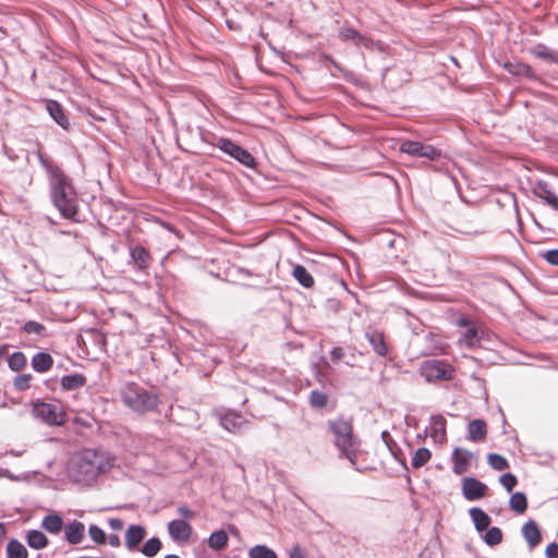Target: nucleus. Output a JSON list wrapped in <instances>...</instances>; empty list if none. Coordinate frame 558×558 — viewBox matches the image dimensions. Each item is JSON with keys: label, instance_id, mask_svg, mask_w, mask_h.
<instances>
[{"label": "nucleus", "instance_id": "obj_1", "mask_svg": "<svg viewBox=\"0 0 558 558\" xmlns=\"http://www.w3.org/2000/svg\"><path fill=\"white\" fill-rule=\"evenodd\" d=\"M113 458L100 450L85 449L74 453L68 464L71 481L80 484L93 483L100 473L111 469Z\"/></svg>", "mask_w": 558, "mask_h": 558}, {"label": "nucleus", "instance_id": "obj_2", "mask_svg": "<svg viewBox=\"0 0 558 558\" xmlns=\"http://www.w3.org/2000/svg\"><path fill=\"white\" fill-rule=\"evenodd\" d=\"M50 195L53 205L66 218L76 220L78 198L71 180L60 170L50 171Z\"/></svg>", "mask_w": 558, "mask_h": 558}, {"label": "nucleus", "instance_id": "obj_3", "mask_svg": "<svg viewBox=\"0 0 558 558\" xmlns=\"http://www.w3.org/2000/svg\"><path fill=\"white\" fill-rule=\"evenodd\" d=\"M329 433L333 437V445L340 456L348 459L352 465L356 464L360 441L353 433V424L343 416L327 422Z\"/></svg>", "mask_w": 558, "mask_h": 558}, {"label": "nucleus", "instance_id": "obj_4", "mask_svg": "<svg viewBox=\"0 0 558 558\" xmlns=\"http://www.w3.org/2000/svg\"><path fill=\"white\" fill-rule=\"evenodd\" d=\"M121 398L126 407L141 414L155 410L158 404L157 395L135 383H128L123 386Z\"/></svg>", "mask_w": 558, "mask_h": 558}, {"label": "nucleus", "instance_id": "obj_5", "mask_svg": "<svg viewBox=\"0 0 558 558\" xmlns=\"http://www.w3.org/2000/svg\"><path fill=\"white\" fill-rule=\"evenodd\" d=\"M457 325L464 329L458 339L459 345H463L469 349L484 345V341H486L488 333L483 327L476 325L465 316L459 317Z\"/></svg>", "mask_w": 558, "mask_h": 558}, {"label": "nucleus", "instance_id": "obj_6", "mask_svg": "<svg viewBox=\"0 0 558 558\" xmlns=\"http://www.w3.org/2000/svg\"><path fill=\"white\" fill-rule=\"evenodd\" d=\"M32 413L35 418L51 426H60L65 422V412L60 403L34 401Z\"/></svg>", "mask_w": 558, "mask_h": 558}, {"label": "nucleus", "instance_id": "obj_7", "mask_svg": "<svg viewBox=\"0 0 558 558\" xmlns=\"http://www.w3.org/2000/svg\"><path fill=\"white\" fill-rule=\"evenodd\" d=\"M420 374L428 383L437 380H450L454 368L451 364L440 360H427L422 362Z\"/></svg>", "mask_w": 558, "mask_h": 558}, {"label": "nucleus", "instance_id": "obj_8", "mask_svg": "<svg viewBox=\"0 0 558 558\" xmlns=\"http://www.w3.org/2000/svg\"><path fill=\"white\" fill-rule=\"evenodd\" d=\"M215 145L225 154L229 155L243 166L247 168H254L256 166V161L253 155L238 144L233 143L231 140L220 137L217 140Z\"/></svg>", "mask_w": 558, "mask_h": 558}, {"label": "nucleus", "instance_id": "obj_9", "mask_svg": "<svg viewBox=\"0 0 558 558\" xmlns=\"http://www.w3.org/2000/svg\"><path fill=\"white\" fill-rule=\"evenodd\" d=\"M400 151L408 154L413 157L427 158L429 160H436L440 157V150L432 145H425L421 142L404 141L400 144Z\"/></svg>", "mask_w": 558, "mask_h": 558}, {"label": "nucleus", "instance_id": "obj_10", "mask_svg": "<svg viewBox=\"0 0 558 558\" xmlns=\"http://www.w3.org/2000/svg\"><path fill=\"white\" fill-rule=\"evenodd\" d=\"M425 433L432 438L434 444H445L447 441V421L445 416L441 414L432 415Z\"/></svg>", "mask_w": 558, "mask_h": 558}, {"label": "nucleus", "instance_id": "obj_11", "mask_svg": "<svg viewBox=\"0 0 558 558\" xmlns=\"http://www.w3.org/2000/svg\"><path fill=\"white\" fill-rule=\"evenodd\" d=\"M462 495L469 501H475L484 498L487 493V486L475 477L462 478Z\"/></svg>", "mask_w": 558, "mask_h": 558}, {"label": "nucleus", "instance_id": "obj_12", "mask_svg": "<svg viewBox=\"0 0 558 558\" xmlns=\"http://www.w3.org/2000/svg\"><path fill=\"white\" fill-rule=\"evenodd\" d=\"M473 459H475V456L471 451L459 447L454 448L451 453L452 472L456 475L466 473Z\"/></svg>", "mask_w": 558, "mask_h": 558}, {"label": "nucleus", "instance_id": "obj_13", "mask_svg": "<svg viewBox=\"0 0 558 558\" xmlns=\"http://www.w3.org/2000/svg\"><path fill=\"white\" fill-rule=\"evenodd\" d=\"M170 537L175 542H186L192 535L193 529L185 520H172L168 523Z\"/></svg>", "mask_w": 558, "mask_h": 558}, {"label": "nucleus", "instance_id": "obj_14", "mask_svg": "<svg viewBox=\"0 0 558 558\" xmlns=\"http://www.w3.org/2000/svg\"><path fill=\"white\" fill-rule=\"evenodd\" d=\"M534 194L547 205L558 210V195L547 182H537L534 186Z\"/></svg>", "mask_w": 558, "mask_h": 558}, {"label": "nucleus", "instance_id": "obj_15", "mask_svg": "<svg viewBox=\"0 0 558 558\" xmlns=\"http://www.w3.org/2000/svg\"><path fill=\"white\" fill-rule=\"evenodd\" d=\"M63 531L66 542L72 545L80 544L85 536V525L76 520L64 524Z\"/></svg>", "mask_w": 558, "mask_h": 558}, {"label": "nucleus", "instance_id": "obj_16", "mask_svg": "<svg viewBox=\"0 0 558 558\" xmlns=\"http://www.w3.org/2000/svg\"><path fill=\"white\" fill-rule=\"evenodd\" d=\"M47 111L50 117L58 123L62 129L68 130L70 126L69 118L64 113L61 105L56 100H48L46 104Z\"/></svg>", "mask_w": 558, "mask_h": 558}, {"label": "nucleus", "instance_id": "obj_17", "mask_svg": "<svg viewBox=\"0 0 558 558\" xmlns=\"http://www.w3.org/2000/svg\"><path fill=\"white\" fill-rule=\"evenodd\" d=\"M522 534L531 548L536 547L541 541V532L535 521H527L522 527Z\"/></svg>", "mask_w": 558, "mask_h": 558}, {"label": "nucleus", "instance_id": "obj_18", "mask_svg": "<svg viewBox=\"0 0 558 558\" xmlns=\"http://www.w3.org/2000/svg\"><path fill=\"white\" fill-rule=\"evenodd\" d=\"M366 339L368 340L369 344L372 345L373 350L379 355V356H386L388 349L386 345L384 333L377 330H373L366 333Z\"/></svg>", "mask_w": 558, "mask_h": 558}, {"label": "nucleus", "instance_id": "obj_19", "mask_svg": "<svg viewBox=\"0 0 558 558\" xmlns=\"http://www.w3.org/2000/svg\"><path fill=\"white\" fill-rule=\"evenodd\" d=\"M27 545L36 550L44 549L48 546V538L44 532L39 530H29L25 534Z\"/></svg>", "mask_w": 558, "mask_h": 558}, {"label": "nucleus", "instance_id": "obj_20", "mask_svg": "<svg viewBox=\"0 0 558 558\" xmlns=\"http://www.w3.org/2000/svg\"><path fill=\"white\" fill-rule=\"evenodd\" d=\"M145 537V530L141 525H131L125 533V545L129 549H135Z\"/></svg>", "mask_w": 558, "mask_h": 558}, {"label": "nucleus", "instance_id": "obj_21", "mask_svg": "<svg viewBox=\"0 0 558 558\" xmlns=\"http://www.w3.org/2000/svg\"><path fill=\"white\" fill-rule=\"evenodd\" d=\"M469 513L476 531L483 532L488 529L492 520L490 517L484 510L474 507L470 509Z\"/></svg>", "mask_w": 558, "mask_h": 558}, {"label": "nucleus", "instance_id": "obj_22", "mask_svg": "<svg viewBox=\"0 0 558 558\" xmlns=\"http://www.w3.org/2000/svg\"><path fill=\"white\" fill-rule=\"evenodd\" d=\"M63 520L59 514L52 513L44 517L41 527L50 534H59L63 530Z\"/></svg>", "mask_w": 558, "mask_h": 558}, {"label": "nucleus", "instance_id": "obj_23", "mask_svg": "<svg viewBox=\"0 0 558 558\" xmlns=\"http://www.w3.org/2000/svg\"><path fill=\"white\" fill-rule=\"evenodd\" d=\"M487 426L483 420H473L468 426V437L472 441H480L485 438Z\"/></svg>", "mask_w": 558, "mask_h": 558}, {"label": "nucleus", "instance_id": "obj_24", "mask_svg": "<svg viewBox=\"0 0 558 558\" xmlns=\"http://www.w3.org/2000/svg\"><path fill=\"white\" fill-rule=\"evenodd\" d=\"M220 423L225 429L234 433L241 428L244 420L240 414L230 411L221 416Z\"/></svg>", "mask_w": 558, "mask_h": 558}, {"label": "nucleus", "instance_id": "obj_25", "mask_svg": "<svg viewBox=\"0 0 558 558\" xmlns=\"http://www.w3.org/2000/svg\"><path fill=\"white\" fill-rule=\"evenodd\" d=\"M53 360L45 352L36 353L32 359V366L38 373H45L51 368Z\"/></svg>", "mask_w": 558, "mask_h": 558}, {"label": "nucleus", "instance_id": "obj_26", "mask_svg": "<svg viewBox=\"0 0 558 558\" xmlns=\"http://www.w3.org/2000/svg\"><path fill=\"white\" fill-rule=\"evenodd\" d=\"M131 257L138 267V269H146L149 265L150 255L146 248L136 245L131 248Z\"/></svg>", "mask_w": 558, "mask_h": 558}, {"label": "nucleus", "instance_id": "obj_27", "mask_svg": "<svg viewBox=\"0 0 558 558\" xmlns=\"http://www.w3.org/2000/svg\"><path fill=\"white\" fill-rule=\"evenodd\" d=\"M7 558H28V551L20 541L12 538L7 544Z\"/></svg>", "mask_w": 558, "mask_h": 558}, {"label": "nucleus", "instance_id": "obj_28", "mask_svg": "<svg viewBox=\"0 0 558 558\" xmlns=\"http://www.w3.org/2000/svg\"><path fill=\"white\" fill-rule=\"evenodd\" d=\"M86 384V378L81 374L65 375L61 378V386L65 390L81 388Z\"/></svg>", "mask_w": 558, "mask_h": 558}, {"label": "nucleus", "instance_id": "obj_29", "mask_svg": "<svg viewBox=\"0 0 558 558\" xmlns=\"http://www.w3.org/2000/svg\"><path fill=\"white\" fill-rule=\"evenodd\" d=\"M228 544V534L223 530L215 531L208 538V546L215 550L223 549Z\"/></svg>", "mask_w": 558, "mask_h": 558}, {"label": "nucleus", "instance_id": "obj_30", "mask_svg": "<svg viewBox=\"0 0 558 558\" xmlns=\"http://www.w3.org/2000/svg\"><path fill=\"white\" fill-rule=\"evenodd\" d=\"M293 277L295 280L305 288H311L314 284L312 275L302 265H296L293 268Z\"/></svg>", "mask_w": 558, "mask_h": 558}, {"label": "nucleus", "instance_id": "obj_31", "mask_svg": "<svg viewBox=\"0 0 558 558\" xmlns=\"http://www.w3.org/2000/svg\"><path fill=\"white\" fill-rule=\"evenodd\" d=\"M509 507L514 512L522 514L527 508V500L523 493L517 492L511 495L509 500Z\"/></svg>", "mask_w": 558, "mask_h": 558}, {"label": "nucleus", "instance_id": "obj_32", "mask_svg": "<svg viewBox=\"0 0 558 558\" xmlns=\"http://www.w3.org/2000/svg\"><path fill=\"white\" fill-rule=\"evenodd\" d=\"M533 54L548 62L558 63V51L550 49L544 45H538L533 49Z\"/></svg>", "mask_w": 558, "mask_h": 558}, {"label": "nucleus", "instance_id": "obj_33", "mask_svg": "<svg viewBox=\"0 0 558 558\" xmlns=\"http://www.w3.org/2000/svg\"><path fill=\"white\" fill-rule=\"evenodd\" d=\"M432 458V452L429 449L422 447L418 448L411 460V465L413 469H420L424 466Z\"/></svg>", "mask_w": 558, "mask_h": 558}, {"label": "nucleus", "instance_id": "obj_34", "mask_svg": "<svg viewBox=\"0 0 558 558\" xmlns=\"http://www.w3.org/2000/svg\"><path fill=\"white\" fill-rule=\"evenodd\" d=\"M250 558H278L277 554L266 545H256L248 550Z\"/></svg>", "mask_w": 558, "mask_h": 558}, {"label": "nucleus", "instance_id": "obj_35", "mask_svg": "<svg viewBox=\"0 0 558 558\" xmlns=\"http://www.w3.org/2000/svg\"><path fill=\"white\" fill-rule=\"evenodd\" d=\"M483 539L488 546H496L502 541V532L499 527H489L484 534Z\"/></svg>", "mask_w": 558, "mask_h": 558}, {"label": "nucleus", "instance_id": "obj_36", "mask_svg": "<svg viewBox=\"0 0 558 558\" xmlns=\"http://www.w3.org/2000/svg\"><path fill=\"white\" fill-rule=\"evenodd\" d=\"M343 41L354 40L356 45H366V38L353 28H344L339 33Z\"/></svg>", "mask_w": 558, "mask_h": 558}, {"label": "nucleus", "instance_id": "obj_37", "mask_svg": "<svg viewBox=\"0 0 558 558\" xmlns=\"http://www.w3.org/2000/svg\"><path fill=\"white\" fill-rule=\"evenodd\" d=\"M161 548V542L157 537H151L148 541L145 542V544L142 547V553L146 557H154L158 554V551Z\"/></svg>", "mask_w": 558, "mask_h": 558}, {"label": "nucleus", "instance_id": "obj_38", "mask_svg": "<svg viewBox=\"0 0 558 558\" xmlns=\"http://www.w3.org/2000/svg\"><path fill=\"white\" fill-rule=\"evenodd\" d=\"M9 367L12 371L19 372L26 365V357L22 352H14L8 360Z\"/></svg>", "mask_w": 558, "mask_h": 558}, {"label": "nucleus", "instance_id": "obj_39", "mask_svg": "<svg viewBox=\"0 0 558 558\" xmlns=\"http://www.w3.org/2000/svg\"><path fill=\"white\" fill-rule=\"evenodd\" d=\"M328 397L320 390H313L310 395V403L313 408L322 409L327 405Z\"/></svg>", "mask_w": 558, "mask_h": 558}, {"label": "nucleus", "instance_id": "obj_40", "mask_svg": "<svg viewBox=\"0 0 558 558\" xmlns=\"http://www.w3.org/2000/svg\"><path fill=\"white\" fill-rule=\"evenodd\" d=\"M488 463L493 469L497 471H502L508 468V461L506 460V458L497 453L488 454Z\"/></svg>", "mask_w": 558, "mask_h": 558}, {"label": "nucleus", "instance_id": "obj_41", "mask_svg": "<svg viewBox=\"0 0 558 558\" xmlns=\"http://www.w3.org/2000/svg\"><path fill=\"white\" fill-rule=\"evenodd\" d=\"M33 376L31 374H21L14 378V387L19 391H24L29 388Z\"/></svg>", "mask_w": 558, "mask_h": 558}, {"label": "nucleus", "instance_id": "obj_42", "mask_svg": "<svg viewBox=\"0 0 558 558\" xmlns=\"http://www.w3.org/2000/svg\"><path fill=\"white\" fill-rule=\"evenodd\" d=\"M88 534L96 544L100 545L106 543V534L98 525H90Z\"/></svg>", "mask_w": 558, "mask_h": 558}, {"label": "nucleus", "instance_id": "obj_43", "mask_svg": "<svg viewBox=\"0 0 558 558\" xmlns=\"http://www.w3.org/2000/svg\"><path fill=\"white\" fill-rule=\"evenodd\" d=\"M24 331L27 333H35V335L43 336L44 331H45V326L38 322L28 320L24 325Z\"/></svg>", "mask_w": 558, "mask_h": 558}, {"label": "nucleus", "instance_id": "obj_44", "mask_svg": "<svg viewBox=\"0 0 558 558\" xmlns=\"http://www.w3.org/2000/svg\"><path fill=\"white\" fill-rule=\"evenodd\" d=\"M500 484L507 489V492H511L517 485V477L511 473L502 474L499 478Z\"/></svg>", "mask_w": 558, "mask_h": 558}, {"label": "nucleus", "instance_id": "obj_45", "mask_svg": "<svg viewBox=\"0 0 558 558\" xmlns=\"http://www.w3.org/2000/svg\"><path fill=\"white\" fill-rule=\"evenodd\" d=\"M289 558H307L305 550L300 545H293L288 551Z\"/></svg>", "mask_w": 558, "mask_h": 558}, {"label": "nucleus", "instance_id": "obj_46", "mask_svg": "<svg viewBox=\"0 0 558 558\" xmlns=\"http://www.w3.org/2000/svg\"><path fill=\"white\" fill-rule=\"evenodd\" d=\"M542 256L551 265L558 266V250H549Z\"/></svg>", "mask_w": 558, "mask_h": 558}, {"label": "nucleus", "instance_id": "obj_47", "mask_svg": "<svg viewBox=\"0 0 558 558\" xmlns=\"http://www.w3.org/2000/svg\"><path fill=\"white\" fill-rule=\"evenodd\" d=\"M177 512L182 518V520H190L195 517V512L192 511L187 506L179 507Z\"/></svg>", "mask_w": 558, "mask_h": 558}, {"label": "nucleus", "instance_id": "obj_48", "mask_svg": "<svg viewBox=\"0 0 558 558\" xmlns=\"http://www.w3.org/2000/svg\"><path fill=\"white\" fill-rule=\"evenodd\" d=\"M547 558H558V544L551 543L546 548Z\"/></svg>", "mask_w": 558, "mask_h": 558}, {"label": "nucleus", "instance_id": "obj_49", "mask_svg": "<svg viewBox=\"0 0 558 558\" xmlns=\"http://www.w3.org/2000/svg\"><path fill=\"white\" fill-rule=\"evenodd\" d=\"M330 355H331V360L333 362H337L339 360H341L344 355V351L342 348L340 347H337V348H333L331 351H330Z\"/></svg>", "mask_w": 558, "mask_h": 558}, {"label": "nucleus", "instance_id": "obj_50", "mask_svg": "<svg viewBox=\"0 0 558 558\" xmlns=\"http://www.w3.org/2000/svg\"><path fill=\"white\" fill-rule=\"evenodd\" d=\"M108 523H109V526L114 531H119L123 527V522L119 518H111L108 520Z\"/></svg>", "mask_w": 558, "mask_h": 558}, {"label": "nucleus", "instance_id": "obj_51", "mask_svg": "<svg viewBox=\"0 0 558 558\" xmlns=\"http://www.w3.org/2000/svg\"><path fill=\"white\" fill-rule=\"evenodd\" d=\"M106 541H108L109 545L117 548L120 546V537L117 534H110L108 538L106 537Z\"/></svg>", "mask_w": 558, "mask_h": 558}, {"label": "nucleus", "instance_id": "obj_52", "mask_svg": "<svg viewBox=\"0 0 558 558\" xmlns=\"http://www.w3.org/2000/svg\"><path fill=\"white\" fill-rule=\"evenodd\" d=\"M316 378L318 381H324V375L320 371H317L316 373Z\"/></svg>", "mask_w": 558, "mask_h": 558}, {"label": "nucleus", "instance_id": "obj_53", "mask_svg": "<svg viewBox=\"0 0 558 558\" xmlns=\"http://www.w3.org/2000/svg\"><path fill=\"white\" fill-rule=\"evenodd\" d=\"M165 558H180L178 555H167Z\"/></svg>", "mask_w": 558, "mask_h": 558}, {"label": "nucleus", "instance_id": "obj_54", "mask_svg": "<svg viewBox=\"0 0 558 558\" xmlns=\"http://www.w3.org/2000/svg\"><path fill=\"white\" fill-rule=\"evenodd\" d=\"M345 364L349 365V366H353V364L350 363V362H345Z\"/></svg>", "mask_w": 558, "mask_h": 558}]
</instances>
